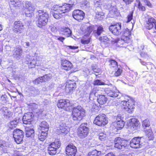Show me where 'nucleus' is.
Wrapping results in <instances>:
<instances>
[{
  "mask_svg": "<svg viewBox=\"0 0 156 156\" xmlns=\"http://www.w3.org/2000/svg\"><path fill=\"white\" fill-rule=\"evenodd\" d=\"M71 7V5L66 3L54 5L53 8L55 12L52 14L53 16L55 19H59L63 16L62 14L70 10Z\"/></svg>",
  "mask_w": 156,
  "mask_h": 156,
  "instance_id": "obj_1",
  "label": "nucleus"
},
{
  "mask_svg": "<svg viewBox=\"0 0 156 156\" xmlns=\"http://www.w3.org/2000/svg\"><path fill=\"white\" fill-rule=\"evenodd\" d=\"M37 26L40 28L45 26L48 23V14L46 11L39 10L38 11Z\"/></svg>",
  "mask_w": 156,
  "mask_h": 156,
  "instance_id": "obj_2",
  "label": "nucleus"
},
{
  "mask_svg": "<svg viewBox=\"0 0 156 156\" xmlns=\"http://www.w3.org/2000/svg\"><path fill=\"white\" fill-rule=\"evenodd\" d=\"M85 113V111L82 108L77 107L73 108L72 116L73 120L80 121L84 116Z\"/></svg>",
  "mask_w": 156,
  "mask_h": 156,
  "instance_id": "obj_3",
  "label": "nucleus"
},
{
  "mask_svg": "<svg viewBox=\"0 0 156 156\" xmlns=\"http://www.w3.org/2000/svg\"><path fill=\"white\" fill-rule=\"evenodd\" d=\"M28 60H27V64H29V66L31 68L35 67V66H41L43 63V58L42 56H37L35 58L29 56V58H27Z\"/></svg>",
  "mask_w": 156,
  "mask_h": 156,
  "instance_id": "obj_4",
  "label": "nucleus"
},
{
  "mask_svg": "<svg viewBox=\"0 0 156 156\" xmlns=\"http://www.w3.org/2000/svg\"><path fill=\"white\" fill-rule=\"evenodd\" d=\"M96 27L97 28H95L93 25L87 27V30L85 31V32L87 33V35H89L93 30V33L94 36L96 37H98L104 31L103 27L102 26Z\"/></svg>",
  "mask_w": 156,
  "mask_h": 156,
  "instance_id": "obj_5",
  "label": "nucleus"
},
{
  "mask_svg": "<svg viewBox=\"0 0 156 156\" xmlns=\"http://www.w3.org/2000/svg\"><path fill=\"white\" fill-rule=\"evenodd\" d=\"M121 104L122 108L129 113H132L135 108L134 102L131 100L122 101Z\"/></svg>",
  "mask_w": 156,
  "mask_h": 156,
  "instance_id": "obj_6",
  "label": "nucleus"
},
{
  "mask_svg": "<svg viewBox=\"0 0 156 156\" xmlns=\"http://www.w3.org/2000/svg\"><path fill=\"white\" fill-rule=\"evenodd\" d=\"M61 143L58 140H56L50 144L48 147V152L50 155L55 154L57 150L60 147Z\"/></svg>",
  "mask_w": 156,
  "mask_h": 156,
  "instance_id": "obj_7",
  "label": "nucleus"
},
{
  "mask_svg": "<svg viewBox=\"0 0 156 156\" xmlns=\"http://www.w3.org/2000/svg\"><path fill=\"white\" fill-rule=\"evenodd\" d=\"M108 121L106 115L104 114H100L97 116L94 121V123L98 126H102L106 124Z\"/></svg>",
  "mask_w": 156,
  "mask_h": 156,
  "instance_id": "obj_8",
  "label": "nucleus"
},
{
  "mask_svg": "<svg viewBox=\"0 0 156 156\" xmlns=\"http://www.w3.org/2000/svg\"><path fill=\"white\" fill-rule=\"evenodd\" d=\"M13 135L17 144H20L22 143L24 137L23 132L22 130L16 129L13 131Z\"/></svg>",
  "mask_w": 156,
  "mask_h": 156,
  "instance_id": "obj_9",
  "label": "nucleus"
},
{
  "mask_svg": "<svg viewBox=\"0 0 156 156\" xmlns=\"http://www.w3.org/2000/svg\"><path fill=\"white\" fill-rule=\"evenodd\" d=\"M25 9V14L27 16L31 17L34 15L35 6L30 2L27 1L24 6Z\"/></svg>",
  "mask_w": 156,
  "mask_h": 156,
  "instance_id": "obj_10",
  "label": "nucleus"
},
{
  "mask_svg": "<svg viewBox=\"0 0 156 156\" xmlns=\"http://www.w3.org/2000/svg\"><path fill=\"white\" fill-rule=\"evenodd\" d=\"M89 132L88 124L87 123L82 124L78 129V134L81 138L85 137Z\"/></svg>",
  "mask_w": 156,
  "mask_h": 156,
  "instance_id": "obj_11",
  "label": "nucleus"
},
{
  "mask_svg": "<svg viewBox=\"0 0 156 156\" xmlns=\"http://www.w3.org/2000/svg\"><path fill=\"white\" fill-rule=\"evenodd\" d=\"M121 25L120 23L114 25H111L109 27L110 31L113 34L117 36L119 35L122 33Z\"/></svg>",
  "mask_w": 156,
  "mask_h": 156,
  "instance_id": "obj_12",
  "label": "nucleus"
},
{
  "mask_svg": "<svg viewBox=\"0 0 156 156\" xmlns=\"http://www.w3.org/2000/svg\"><path fill=\"white\" fill-rule=\"evenodd\" d=\"M58 107L64 109L66 111H69L71 109L69 101L68 100L61 99L57 104Z\"/></svg>",
  "mask_w": 156,
  "mask_h": 156,
  "instance_id": "obj_13",
  "label": "nucleus"
},
{
  "mask_svg": "<svg viewBox=\"0 0 156 156\" xmlns=\"http://www.w3.org/2000/svg\"><path fill=\"white\" fill-rule=\"evenodd\" d=\"M24 28L23 23L21 21H16L14 22L13 30L15 33H21Z\"/></svg>",
  "mask_w": 156,
  "mask_h": 156,
  "instance_id": "obj_14",
  "label": "nucleus"
},
{
  "mask_svg": "<svg viewBox=\"0 0 156 156\" xmlns=\"http://www.w3.org/2000/svg\"><path fill=\"white\" fill-rule=\"evenodd\" d=\"M144 26L145 28L148 30L151 29L154 26L156 30V20L154 18L149 17L146 20Z\"/></svg>",
  "mask_w": 156,
  "mask_h": 156,
  "instance_id": "obj_15",
  "label": "nucleus"
},
{
  "mask_svg": "<svg viewBox=\"0 0 156 156\" xmlns=\"http://www.w3.org/2000/svg\"><path fill=\"white\" fill-rule=\"evenodd\" d=\"M66 150L67 156H74L77 151L76 147L73 144L68 145L66 147Z\"/></svg>",
  "mask_w": 156,
  "mask_h": 156,
  "instance_id": "obj_16",
  "label": "nucleus"
},
{
  "mask_svg": "<svg viewBox=\"0 0 156 156\" xmlns=\"http://www.w3.org/2000/svg\"><path fill=\"white\" fill-rule=\"evenodd\" d=\"M57 130L59 134L62 133L66 134L69 131L70 129L69 127L66 126L65 123L61 122L57 127Z\"/></svg>",
  "mask_w": 156,
  "mask_h": 156,
  "instance_id": "obj_17",
  "label": "nucleus"
},
{
  "mask_svg": "<svg viewBox=\"0 0 156 156\" xmlns=\"http://www.w3.org/2000/svg\"><path fill=\"white\" fill-rule=\"evenodd\" d=\"M76 83L74 80H69L66 83V90L67 93H71L76 87Z\"/></svg>",
  "mask_w": 156,
  "mask_h": 156,
  "instance_id": "obj_18",
  "label": "nucleus"
},
{
  "mask_svg": "<svg viewBox=\"0 0 156 156\" xmlns=\"http://www.w3.org/2000/svg\"><path fill=\"white\" fill-rule=\"evenodd\" d=\"M73 16L75 19L79 21L83 19L84 16V13L81 10L79 9L75 10L73 12Z\"/></svg>",
  "mask_w": 156,
  "mask_h": 156,
  "instance_id": "obj_19",
  "label": "nucleus"
},
{
  "mask_svg": "<svg viewBox=\"0 0 156 156\" xmlns=\"http://www.w3.org/2000/svg\"><path fill=\"white\" fill-rule=\"evenodd\" d=\"M33 116V115L32 113L29 112L25 114L23 117V123L26 124H30Z\"/></svg>",
  "mask_w": 156,
  "mask_h": 156,
  "instance_id": "obj_20",
  "label": "nucleus"
},
{
  "mask_svg": "<svg viewBox=\"0 0 156 156\" xmlns=\"http://www.w3.org/2000/svg\"><path fill=\"white\" fill-rule=\"evenodd\" d=\"M49 128V125L45 121L41 122L39 126L38 129L41 131L48 132Z\"/></svg>",
  "mask_w": 156,
  "mask_h": 156,
  "instance_id": "obj_21",
  "label": "nucleus"
},
{
  "mask_svg": "<svg viewBox=\"0 0 156 156\" xmlns=\"http://www.w3.org/2000/svg\"><path fill=\"white\" fill-rule=\"evenodd\" d=\"M22 50L20 46L17 47L13 51L14 57L17 59H19L22 54Z\"/></svg>",
  "mask_w": 156,
  "mask_h": 156,
  "instance_id": "obj_22",
  "label": "nucleus"
},
{
  "mask_svg": "<svg viewBox=\"0 0 156 156\" xmlns=\"http://www.w3.org/2000/svg\"><path fill=\"white\" fill-rule=\"evenodd\" d=\"M62 68L66 70H70L73 67L71 63L66 60L62 61Z\"/></svg>",
  "mask_w": 156,
  "mask_h": 156,
  "instance_id": "obj_23",
  "label": "nucleus"
},
{
  "mask_svg": "<svg viewBox=\"0 0 156 156\" xmlns=\"http://www.w3.org/2000/svg\"><path fill=\"white\" fill-rule=\"evenodd\" d=\"M144 131L149 140H152L154 139L153 134L151 128H149L148 129H145Z\"/></svg>",
  "mask_w": 156,
  "mask_h": 156,
  "instance_id": "obj_24",
  "label": "nucleus"
},
{
  "mask_svg": "<svg viewBox=\"0 0 156 156\" xmlns=\"http://www.w3.org/2000/svg\"><path fill=\"white\" fill-rule=\"evenodd\" d=\"M130 40L129 39H126L125 40L121 39L119 40L118 41H116L117 42V45L120 47H125L127 46V44L129 42Z\"/></svg>",
  "mask_w": 156,
  "mask_h": 156,
  "instance_id": "obj_25",
  "label": "nucleus"
},
{
  "mask_svg": "<svg viewBox=\"0 0 156 156\" xmlns=\"http://www.w3.org/2000/svg\"><path fill=\"white\" fill-rule=\"evenodd\" d=\"M26 136L27 137L34 136V130L33 128H30L28 126L26 128Z\"/></svg>",
  "mask_w": 156,
  "mask_h": 156,
  "instance_id": "obj_26",
  "label": "nucleus"
},
{
  "mask_svg": "<svg viewBox=\"0 0 156 156\" xmlns=\"http://www.w3.org/2000/svg\"><path fill=\"white\" fill-rule=\"evenodd\" d=\"M107 98L104 95H100L97 99L98 103L100 105H103L107 101Z\"/></svg>",
  "mask_w": 156,
  "mask_h": 156,
  "instance_id": "obj_27",
  "label": "nucleus"
},
{
  "mask_svg": "<svg viewBox=\"0 0 156 156\" xmlns=\"http://www.w3.org/2000/svg\"><path fill=\"white\" fill-rule=\"evenodd\" d=\"M19 122V120L18 119L16 118L9 122L8 125V126L10 129H12L16 127Z\"/></svg>",
  "mask_w": 156,
  "mask_h": 156,
  "instance_id": "obj_28",
  "label": "nucleus"
},
{
  "mask_svg": "<svg viewBox=\"0 0 156 156\" xmlns=\"http://www.w3.org/2000/svg\"><path fill=\"white\" fill-rule=\"evenodd\" d=\"M121 143L115 144L114 147L119 149H124L127 146L126 141H122Z\"/></svg>",
  "mask_w": 156,
  "mask_h": 156,
  "instance_id": "obj_29",
  "label": "nucleus"
},
{
  "mask_svg": "<svg viewBox=\"0 0 156 156\" xmlns=\"http://www.w3.org/2000/svg\"><path fill=\"white\" fill-rule=\"evenodd\" d=\"M110 13L112 16H115L118 15L119 13L116 7L113 6L111 8L109 11Z\"/></svg>",
  "mask_w": 156,
  "mask_h": 156,
  "instance_id": "obj_30",
  "label": "nucleus"
},
{
  "mask_svg": "<svg viewBox=\"0 0 156 156\" xmlns=\"http://www.w3.org/2000/svg\"><path fill=\"white\" fill-rule=\"evenodd\" d=\"M48 132L41 131V133L38 135V139L41 141H44L46 139Z\"/></svg>",
  "mask_w": 156,
  "mask_h": 156,
  "instance_id": "obj_31",
  "label": "nucleus"
},
{
  "mask_svg": "<svg viewBox=\"0 0 156 156\" xmlns=\"http://www.w3.org/2000/svg\"><path fill=\"white\" fill-rule=\"evenodd\" d=\"M107 93L108 96L113 98L117 97L119 94V92H118L112 90L108 91Z\"/></svg>",
  "mask_w": 156,
  "mask_h": 156,
  "instance_id": "obj_32",
  "label": "nucleus"
},
{
  "mask_svg": "<svg viewBox=\"0 0 156 156\" xmlns=\"http://www.w3.org/2000/svg\"><path fill=\"white\" fill-rule=\"evenodd\" d=\"M136 119L135 118H133L131 119L130 126H130V128L134 130L136 129Z\"/></svg>",
  "mask_w": 156,
  "mask_h": 156,
  "instance_id": "obj_33",
  "label": "nucleus"
},
{
  "mask_svg": "<svg viewBox=\"0 0 156 156\" xmlns=\"http://www.w3.org/2000/svg\"><path fill=\"white\" fill-rule=\"evenodd\" d=\"M144 139L142 137L140 138L137 137V148L141 147L144 145L143 142Z\"/></svg>",
  "mask_w": 156,
  "mask_h": 156,
  "instance_id": "obj_34",
  "label": "nucleus"
},
{
  "mask_svg": "<svg viewBox=\"0 0 156 156\" xmlns=\"http://www.w3.org/2000/svg\"><path fill=\"white\" fill-rule=\"evenodd\" d=\"M116 124V127L118 129H120L124 126V123L123 121H117L115 122Z\"/></svg>",
  "mask_w": 156,
  "mask_h": 156,
  "instance_id": "obj_35",
  "label": "nucleus"
},
{
  "mask_svg": "<svg viewBox=\"0 0 156 156\" xmlns=\"http://www.w3.org/2000/svg\"><path fill=\"white\" fill-rule=\"evenodd\" d=\"M11 4L14 5L16 7H19L21 4V2L20 0H10Z\"/></svg>",
  "mask_w": 156,
  "mask_h": 156,
  "instance_id": "obj_36",
  "label": "nucleus"
},
{
  "mask_svg": "<svg viewBox=\"0 0 156 156\" xmlns=\"http://www.w3.org/2000/svg\"><path fill=\"white\" fill-rule=\"evenodd\" d=\"M52 77V75L51 74H48L42 76L43 82L48 81L51 79Z\"/></svg>",
  "mask_w": 156,
  "mask_h": 156,
  "instance_id": "obj_37",
  "label": "nucleus"
},
{
  "mask_svg": "<svg viewBox=\"0 0 156 156\" xmlns=\"http://www.w3.org/2000/svg\"><path fill=\"white\" fill-rule=\"evenodd\" d=\"M64 34L69 37L71 35L72 32L70 29L68 27H66L63 30Z\"/></svg>",
  "mask_w": 156,
  "mask_h": 156,
  "instance_id": "obj_38",
  "label": "nucleus"
},
{
  "mask_svg": "<svg viewBox=\"0 0 156 156\" xmlns=\"http://www.w3.org/2000/svg\"><path fill=\"white\" fill-rule=\"evenodd\" d=\"M142 126L144 129V130L145 129H148L147 127H149L150 126V122L148 120H145L143 121Z\"/></svg>",
  "mask_w": 156,
  "mask_h": 156,
  "instance_id": "obj_39",
  "label": "nucleus"
},
{
  "mask_svg": "<svg viewBox=\"0 0 156 156\" xmlns=\"http://www.w3.org/2000/svg\"><path fill=\"white\" fill-rule=\"evenodd\" d=\"M130 147L133 148H136V137H135L133 139L130 143Z\"/></svg>",
  "mask_w": 156,
  "mask_h": 156,
  "instance_id": "obj_40",
  "label": "nucleus"
},
{
  "mask_svg": "<svg viewBox=\"0 0 156 156\" xmlns=\"http://www.w3.org/2000/svg\"><path fill=\"white\" fill-rule=\"evenodd\" d=\"M114 70V75L116 76H119L122 73V70L120 68H115Z\"/></svg>",
  "mask_w": 156,
  "mask_h": 156,
  "instance_id": "obj_41",
  "label": "nucleus"
},
{
  "mask_svg": "<svg viewBox=\"0 0 156 156\" xmlns=\"http://www.w3.org/2000/svg\"><path fill=\"white\" fill-rule=\"evenodd\" d=\"M93 84L94 85H104L106 84L104 82H103L101 80H94L93 82Z\"/></svg>",
  "mask_w": 156,
  "mask_h": 156,
  "instance_id": "obj_42",
  "label": "nucleus"
},
{
  "mask_svg": "<svg viewBox=\"0 0 156 156\" xmlns=\"http://www.w3.org/2000/svg\"><path fill=\"white\" fill-rule=\"evenodd\" d=\"M130 30L126 28L124 30L122 34L124 36L126 37V39H129L128 37L130 35Z\"/></svg>",
  "mask_w": 156,
  "mask_h": 156,
  "instance_id": "obj_43",
  "label": "nucleus"
},
{
  "mask_svg": "<svg viewBox=\"0 0 156 156\" xmlns=\"http://www.w3.org/2000/svg\"><path fill=\"white\" fill-rule=\"evenodd\" d=\"M99 40L101 42L108 43L109 41V39L106 36L101 37H99Z\"/></svg>",
  "mask_w": 156,
  "mask_h": 156,
  "instance_id": "obj_44",
  "label": "nucleus"
},
{
  "mask_svg": "<svg viewBox=\"0 0 156 156\" xmlns=\"http://www.w3.org/2000/svg\"><path fill=\"white\" fill-rule=\"evenodd\" d=\"M86 37V36H84L83 38L81 40V43L84 44H88L90 42V38L88 37L86 39L85 38Z\"/></svg>",
  "mask_w": 156,
  "mask_h": 156,
  "instance_id": "obj_45",
  "label": "nucleus"
},
{
  "mask_svg": "<svg viewBox=\"0 0 156 156\" xmlns=\"http://www.w3.org/2000/svg\"><path fill=\"white\" fill-rule=\"evenodd\" d=\"M109 62L111 67L116 68L118 66L117 63L115 60L111 59Z\"/></svg>",
  "mask_w": 156,
  "mask_h": 156,
  "instance_id": "obj_46",
  "label": "nucleus"
},
{
  "mask_svg": "<svg viewBox=\"0 0 156 156\" xmlns=\"http://www.w3.org/2000/svg\"><path fill=\"white\" fill-rule=\"evenodd\" d=\"M82 5L83 7L86 9L89 8L90 6L89 2L87 0L83 1Z\"/></svg>",
  "mask_w": 156,
  "mask_h": 156,
  "instance_id": "obj_47",
  "label": "nucleus"
},
{
  "mask_svg": "<svg viewBox=\"0 0 156 156\" xmlns=\"http://www.w3.org/2000/svg\"><path fill=\"white\" fill-rule=\"evenodd\" d=\"M99 152L96 150H94L88 153L89 156H98Z\"/></svg>",
  "mask_w": 156,
  "mask_h": 156,
  "instance_id": "obj_48",
  "label": "nucleus"
},
{
  "mask_svg": "<svg viewBox=\"0 0 156 156\" xmlns=\"http://www.w3.org/2000/svg\"><path fill=\"white\" fill-rule=\"evenodd\" d=\"M30 93L34 95H36L38 94V91L37 89H35L34 87H32L30 89Z\"/></svg>",
  "mask_w": 156,
  "mask_h": 156,
  "instance_id": "obj_49",
  "label": "nucleus"
},
{
  "mask_svg": "<svg viewBox=\"0 0 156 156\" xmlns=\"http://www.w3.org/2000/svg\"><path fill=\"white\" fill-rule=\"evenodd\" d=\"M106 138V135L103 133H100L98 135L99 139L101 141L104 140Z\"/></svg>",
  "mask_w": 156,
  "mask_h": 156,
  "instance_id": "obj_50",
  "label": "nucleus"
},
{
  "mask_svg": "<svg viewBox=\"0 0 156 156\" xmlns=\"http://www.w3.org/2000/svg\"><path fill=\"white\" fill-rule=\"evenodd\" d=\"M115 144H118L121 143L122 141H125L122 140L120 137H118L116 138L114 140Z\"/></svg>",
  "mask_w": 156,
  "mask_h": 156,
  "instance_id": "obj_51",
  "label": "nucleus"
},
{
  "mask_svg": "<svg viewBox=\"0 0 156 156\" xmlns=\"http://www.w3.org/2000/svg\"><path fill=\"white\" fill-rule=\"evenodd\" d=\"M43 80L42 77H39L38 78L36 79L34 83L35 84H39L40 82H43Z\"/></svg>",
  "mask_w": 156,
  "mask_h": 156,
  "instance_id": "obj_52",
  "label": "nucleus"
},
{
  "mask_svg": "<svg viewBox=\"0 0 156 156\" xmlns=\"http://www.w3.org/2000/svg\"><path fill=\"white\" fill-rule=\"evenodd\" d=\"M55 38V39H57L62 42H63V41L65 40V38L64 37H59L58 36H54Z\"/></svg>",
  "mask_w": 156,
  "mask_h": 156,
  "instance_id": "obj_53",
  "label": "nucleus"
},
{
  "mask_svg": "<svg viewBox=\"0 0 156 156\" xmlns=\"http://www.w3.org/2000/svg\"><path fill=\"white\" fill-rule=\"evenodd\" d=\"M8 110V108L6 107H3L1 110V111L2 113L3 114V115L5 114V112H7Z\"/></svg>",
  "mask_w": 156,
  "mask_h": 156,
  "instance_id": "obj_54",
  "label": "nucleus"
},
{
  "mask_svg": "<svg viewBox=\"0 0 156 156\" xmlns=\"http://www.w3.org/2000/svg\"><path fill=\"white\" fill-rule=\"evenodd\" d=\"M133 14L132 13H131L130 14L128 15L127 16V19L126 23H128L132 19Z\"/></svg>",
  "mask_w": 156,
  "mask_h": 156,
  "instance_id": "obj_55",
  "label": "nucleus"
},
{
  "mask_svg": "<svg viewBox=\"0 0 156 156\" xmlns=\"http://www.w3.org/2000/svg\"><path fill=\"white\" fill-rule=\"evenodd\" d=\"M138 8L140 10H141V11H145V7L143 6L140 2L139 3L138 5Z\"/></svg>",
  "mask_w": 156,
  "mask_h": 156,
  "instance_id": "obj_56",
  "label": "nucleus"
},
{
  "mask_svg": "<svg viewBox=\"0 0 156 156\" xmlns=\"http://www.w3.org/2000/svg\"><path fill=\"white\" fill-rule=\"evenodd\" d=\"M144 2L146 5L148 7L150 8H151L152 7L151 4L149 1L147 0H144Z\"/></svg>",
  "mask_w": 156,
  "mask_h": 156,
  "instance_id": "obj_57",
  "label": "nucleus"
},
{
  "mask_svg": "<svg viewBox=\"0 0 156 156\" xmlns=\"http://www.w3.org/2000/svg\"><path fill=\"white\" fill-rule=\"evenodd\" d=\"M12 114L11 112L8 110L7 112H5V114L4 115L5 116H6L7 117H10L12 115Z\"/></svg>",
  "mask_w": 156,
  "mask_h": 156,
  "instance_id": "obj_58",
  "label": "nucleus"
},
{
  "mask_svg": "<svg viewBox=\"0 0 156 156\" xmlns=\"http://www.w3.org/2000/svg\"><path fill=\"white\" fill-rule=\"evenodd\" d=\"M92 69L94 72L99 73L100 71V70L97 69L95 66H92Z\"/></svg>",
  "mask_w": 156,
  "mask_h": 156,
  "instance_id": "obj_59",
  "label": "nucleus"
},
{
  "mask_svg": "<svg viewBox=\"0 0 156 156\" xmlns=\"http://www.w3.org/2000/svg\"><path fill=\"white\" fill-rule=\"evenodd\" d=\"M57 27H52L51 28V30L52 32H55L57 31Z\"/></svg>",
  "mask_w": 156,
  "mask_h": 156,
  "instance_id": "obj_60",
  "label": "nucleus"
},
{
  "mask_svg": "<svg viewBox=\"0 0 156 156\" xmlns=\"http://www.w3.org/2000/svg\"><path fill=\"white\" fill-rule=\"evenodd\" d=\"M123 1L126 4H129L132 2L133 0H123Z\"/></svg>",
  "mask_w": 156,
  "mask_h": 156,
  "instance_id": "obj_61",
  "label": "nucleus"
},
{
  "mask_svg": "<svg viewBox=\"0 0 156 156\" xmlns=\"http://www.w3.org/2000/svg\"><path fill=\"white\" fill-rule=\"evenodd\" d=\"M67 47H69V48L73 49H76L78 48V47L72 46H67Z\"/></svg>",
  "mask_w": 156,
  "mask_h": 156,
  "instance_id": "obj_62",
  "label": "nucleus"
},
{
  "mask_svg": "<svg viewBox=\"0 0 156 156\" xmlns=\"http://www.w3.org/2000/svg\"><path fill=\"white\" fill-rule=\"evenodd\" d=\"M24 46V47L26 48H27L28 47H29L30 45V43L28 42H25L23 44Z\"/></svg>",
  "mask_w": 156,
  "mask_h": 156,
  "instance_id": "obj_63",
  "label": "nucleus"
},
{
  "mask_svg": "<svg viewBox=\"0 0 156 156\" xmlns=\"http://www.w3.org/2000/svg\"><path fill=\"white\" fill-rule=\"evenodd\" d=\"M105 156H115V155L113 153L110 152L108 153Z\"/></svg>",
  "mask_w": 156,
  "mask_h": 156,
  "instance_id": "obj_64",
  "label": "nucleus"
}]
</instances>
